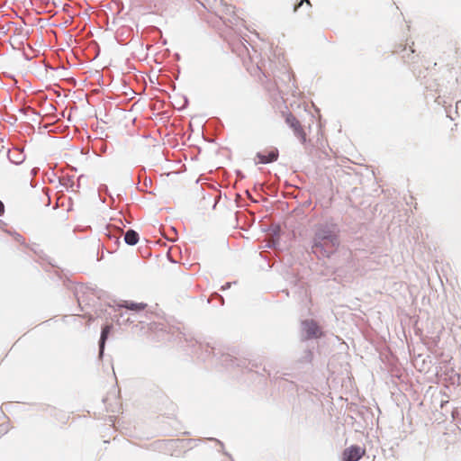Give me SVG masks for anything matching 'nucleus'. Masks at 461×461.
Returning <instances> with one entry per match:
<instances>
[{
  "label": "nucleus",
  "mask_w": 461,
  "mask_h": 461,
  "mask_svg": "<svg viewBox=\"0 0 461 461\" xmlns=\"http://www.w3.org/2000/svg\"><path fill=\"white\" fill-rule=\"evenodd\" d=\"M337 247V238L330 230L321 229L314 236L312 252L318 257H329Z\"/></svg>",
  "instance_id": "f257e3e1"
},
{
  "label": "nucleus",
  "mask_w": 461,
  "mask_h": 461,
  "mask_svg": "<svg viewBox=\"0 0 461 461\" xmlns=\"http://www.w3.org/2000/svg\"><path fill=\"white\" fill-rule=\"evenodd\" d=\"M366 454V448L359 446H350L344 449L342 453V461H358Z\"/></svg>",
  "instance_id": "f03ea898"
},
{
  "label": "nucleus",
  "mask_w": 461,
  "mask_h": 461,
  "mask_svg": "<svg viewBox=\"0 0 461 461\" xmlns=\"http://www.w3.org/2000/svg\"><path fill=\"white\" fill-rule=\"evenodd\" d=\"M286 123L293 129L294 135L302 143L306 142V133L300 122L292 113H288L285 117Z\"/></svg>",
  "instance_id": "7ed1b4c3"
},
{
  "label": "nucleus",
  "mask_w": 461,
  "mask_h": 461,
  "mask_svg": "<svg viewBox=\"0 0 461 461\" xmlns=\"http://www.w3.org/2000/svg\"><path fill=\"white\" fill-rule=\"evenodd\" d=\"M258 158L260 163L267 164L276 161L278 158V151L276 149L271 150L267 155L258 153Z\"/></svg>",
  "instance_id": "20e7f679"
},
{
  "label": "nucleus",
  "mask_w": 461,
  "mask_h": 461,
  "mask_svg": "<svg viewBox=\"0 0 461 461\" xmlns=\"http://www.w3.org/2000/svg\"><path fill=\"white\" fill-rule=\"evenodd\" d=\"M122 306L131 311L140 312L146 309L147 304L125 301Z\"/></svg>",
  "instance_id": "39448f33"
},
{
  "label": "nucleus",
  "mask_w": 461,
  "mask_h": 461,
  "mask_svg": "<svg viewBox=\"0 0 461 461\" xmlns=\"http://www.w3.org/2000/svg\"><path fill=\"white\" fill-rule=\"evenodd\" d=\"M124 240L129 245H135L139 241V234L133 230H129L124 235Z\"/></svg>",
  "instance_id": "423d86ee"
},
{
  "label": "nucleus",
  "mask_w": 461,
  "mask_h": 461,
  "mask_svg": "<svg viewBox=\"0 0 461 461\" xmlns=\"http://www.w3.org/2000/svg\"><path fill=\"white\" fill-rule=\"evenodd\" d=\"M111 326L106 325L103 328L101 338H100V353H103L105 340L107 339L108 334L110 333Z\"/></svg>",
  "instance_id": "0eeeda50"
},
{
  "label": "nucleus",
  "mask_w": 461,
  "mask_h": 461,
  "mask_svg": "<svg viewBox=\"0 0 461 461\" xmlns=\"http://www.w3.org/2000/svg\"><path fill=\"white\" fill-rule=\"evenodd\" d=\"M308 332L312 333L313 336H318L319 334V328L317 325L313 322L308 323Z\"/></svg>",
  "instance_id": "6e6552de"
},
{
  "label": "nucleus",
  "mask_w": 461,
  "mask_h": 461,
  "mask_svg": "<svg viewBox=\"0 0 461 461\" xmlns=\"http://www.w3.org/2000/svg\"><path fill=\"white\" fill-rule=\"evenodd\" d=\"M303 5H307L308 6H312L311 2L309 0H301L300 3L294 6V11L298 9V7L302 6Z\"/></svg>",
  "instance_id": "1a4fd4ad"
},
{
  "label": "nucleus",
  "mask_w": 461,
  "mask_h": 461,
  "mask_svg": "<svg viewBox=\"0 0 461 461\" xmlns=\"http://www.w3.org/2000/svg\"><path fill=\"white\" fill-rule=\"evenodd\" d=\"M5 206L4 203L0 201V215L4 213Z\"/></svg>",
  "instance_id": "9d476101"
}]
</instances>
